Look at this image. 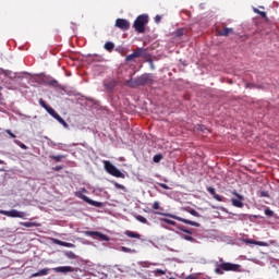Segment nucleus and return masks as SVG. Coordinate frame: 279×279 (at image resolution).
Masks as SVG:
<instances>
[{
    "instance_id": "obj_1",
    "label": "nucleus",
    "mask_w": 279,
    "mask_h": 279,
    "mask_svg": "<svg viewBox=\"0 0 279 279\" xmlns=\"http://www.w3.org/2000/svg\"><path fill=\"white\" fill-rule=\"evenodd\" d=\"M225 271H233L235 274H239L241 272V265L225 262L223 258H220L219 262L215 263L214 272L216 274V276H223Z\"/></svg>"
},
{
    "instance_id": "obj_2",
    "label": "nucleus",
    "mask_w": 279,
    "mask_h": 279,
    "mask_svg": "<svg viewBox=\"0 0 279 279\" xmlns=\"http://www.w3.org/2000/svg\"><path fill=\"white\" fill-rule=\"evenodd\" d=\"M128 84L131 88H136V86H151L154 84V74L144 73L134 80L131 78L128 81Z\"/></svg>"
},
{
    "instance_id": "obj_3",
    "label": "nucleus",
    "mask_w": 279,
    "mask_h": 279,
    "mask_svg": "<svg viewBox=\"0 0 279 279\" xmlns=\"http://www.w3.org/2000/svg\"><path fill=\"white\" fill-rule=\"evenodd\" d=\"M147 23H149V15L142 14L135 19V21L133 23V27H134L135 32H137V34H145V27H146Z\"/></svg>"
},
{
    "instance_id": "obj_4",
    "label": "nucleus",
    "mask_w": 279,
    "mask_h": 279,
    "mask_svg": "<svg viewBox=\"0 0 279 279\" xmlns=\"http://www.w3.org/2000/svg\"><path fill=\"white\" fill-rule=\"evenodd\" d=\"M105 171L109 173V175H113V178H125V174L118 169L117 166L112 165L109 160L104 161Z\"/></svg>"
},
{
    "instance_id": "obj_5",
    "label": "nucleus",
    "mask_w": 279,
    "mask_h": 279,
    "mask_svg": "<svg viewBox=\"0 0 279 279\" xmlns=\"http://www.w3.org/2000/svg\"><path fill=\"white\" fill-rule=\"evenodd\" d=\"M155 215H161L162 217H171V219H175L177 221H181V223H186L187 226H194V228H199V222H195L192 220H189L186 218H182L180 216L171 215V214H165L160 211H155Z\"/></svg>"
},
{
    "instance_id": "obj_6",
    "label": "nucleus",
    "mask_w": 279,
    "mask_h": 279,
    "mask_svg": "<svg viewBox=\"0 0 279 279\" xmlns=\"http://www.w3.org/2000/svg\"><path fill=\"white\" fill-rule=\"evenodd\" d=\"M0 215H4L5 217H12L17 219H25V217L27 216L25 211H19L16 209H11L9 211L0 209Z\"/></svg>"
},
{
    "instance_id": "obj_7",
    "label": "nucleus",
    "mask_w": 279,
    "mask_h": 279,
    "mask_svg": "<svg viewBox=\"0 0 279 279\" xmlns=\"http://www.w3.org/2000/svg\"><path fill=\"white\" fill-rule=\"evenodd\" d=\"M232 195L236 197V198H231L232 206H234L235 208H243L244 206L243 202H245V197L239 194L236 191H233Z\"/></svg>"
},
{
    "instance_id": "obj_8",
    "label": "nucleus",
    "mask_w": 279,
    "mask_h": 279,
    "mask_svg": "<svg viewBox=\"0 0 279 279\" xmlns=\"http://www.w3.org/2000/svg\"><path fill=\"white\" fill-rule=\"evenodd\" d=\"M85 236H92V239H98L99 241H110V236L99 231H84Z\"/></svg>"
},
{
    "instance_id": "obj_9",
    "label": "nucleus",
    "mask_w": 279,
    "mask_h": 279,
    "mask_svg": "<svg viewBox=\"0 0 279 279\" xmlns=\"http://www.w3.org/2000/svg\"><path fill=\"white\" fill-rule=\"evenodd\" d=\"M216 32L218 36H232L234 34V28L227 27L226 24H222V26H217Z\"/></svg>"
},
{
    "instance_id": "obj_10",
    "label": "nucleus",
    "mask_w": 279,
    "mask_h": 279,
    "mask_svg": "<svg viewBox=\"0 0 279 279\" xmlns=\"http://www.w3.org/2000/svg\"><path fill=\"white\" fill-rule=\"evenodd\" d=\"M76 197L83 199V202H86V204H89L90 206H96L97 208L101 206V203L88 198V196L84 195L82 192H76Z\"/></svg>"
},
{
    "instance_id": "obj_11",
    "label": "nucleus",
    "mask_w": 279,
    "mask_h": 279,
    "mask_svg": "<svg viewBox=\"0 0 279 279\" xmlns=\"http://www.w3.org/2000/svg\"><path fill=\"white\" fill-rule=\"evenodd\" d=\"M116 26L122 32H128L130 29V22L125 19H117Z\"/></svg>"
},
{
    "instance_id": "obj_12",
    "label": "nucleus",
    "mask_w": 279,
    "mask_h": 279,
    "mask_svg": "<svg viewBox=\"0 0 279 279\" xmlns=\"http://www.w3.org/2000/svg\"><path fill=\"white\" fill-rule=\"evenodd\" d=\"M144 49L143 48H136L133 53L126 56L125 61L132 62V60H135V58H141L143 56Z\"/></svg>"
},
{
    "instance_id": "obj_13",
    "label": "nucleus",
    "mask_w": 279,
    "mask_h": 279,
    "mask_svg": "<svg viewBox=\"0 0 279 279\" xmlns=\"http://www.w3.org/2000/svg\"><path fill=\"white\" fill-rule=\"evenodd\" d=\"M53 271H56L57 274H69V272L77 271V269L71 266H59L57 268H53Z\"/></svg>"
},
{
    "instance_id": "obj_14",
    "label": "nucleus",
    "mask_w": 279,
    "mask_h": 279,
    "mask_svg": "<svg viewBox=\"0 0 279 279\" xmlns=\"http://www.w3.org/2000/svg\"><path fill=\"white\" fill-rule=\"evenodd\" d=\"M208 193H210V195H213L214 199H216V202H223V197L219 194H217V192L215 191V187L209 186L207 187Z\"/></svg>"
},
{
    "instance_id": "obj_15",
    "label": "nucleus",
    "mask_w": 279,
    "mask_h": 279,
    "mask_svg": "<svg viewBox=\"0 0 279 279\" xmlns=\"http://www.w3.org/2000/svg\"><path fill=\"white\" fill-rule=\"evenodd\" d=\"M104 86L105 88H107V90H113V88H117V81L114 80L105 81Z\"/></svg>"
},
{
    "instance_id": "obj_16",
    "label": "nucleus",
    "mask_w": 279,
    "mask_h": 279,
    "mask_svg": "<svg viewBox=\"0 0 279 279\" xmlns=\"http://www.w3.org/2000/svg\"><path fill=\"white\" fill-rule=\"evenodd\" d=\"M49 275V268H44L31 276V278H38L40 276H48Z\"/></svg>"
},
{
    "instance_id": "obj_17",
    "label": "nucleus",
    "mask_w": 279,
    "mask_h": 279,
    "mask_svg": "<svg viewBox=\"0 0 279 279\" xmlns=\"http://www.w3.org/2000/svg\"><path fill=\"white\" fill-rule=\"evenodd\" d=\"M125 236H129L130 239H141V234L131 230H126L124 232Z\"/></svg>"
},
{
    "instance_id": "obj_18",
    "label": "nucleus",
    "mask_w": 279,
    "mask_h": 279,
    "mask_svg": "<svg viewBox=\"0 0 279 279\" xmlns=\"http://www.w3.org/2000/svg\"><path fill=\"white\" fill-rule=\"evenodd\" d=\"M245 243H250L251 245H260L262 247L267 246V243L260 242V241H255V240H245Z\"/></svg>"
},
{
    "instance_id": "obj_19",
    "label": "nucleus",
    "mask_w": 279,
    "mask_h": 279,
    "mask_svg": "<svg viewBox=\"0 0 279 279\" xmlns=\"http://www.w3.org/2000/svg\"><path fill=\"white\" fill-rule=\"evenodd\" d=\"M51 160H56V162H61L62 159L66 158V155H51Z\"/></svg>"
},
{
    "instance_id": "obj_20",
    "label": "nucleus",
    "mask_w": 279,
    "mask_h": 279,
    "mask_svg": "<svg viewBox=\"0 0 279 279\" xmlns=\"http://www.w3.org/2000/svg\"><path fill=\"white\" fill-rule=\"evenodd\" d=\"M105 49H106V51H113V50H114V43H112V41H107V43L105 44Z\"/></svg>"
},
{
    "instance_id": "obj_21",
    "label": "nucleus",
    "mask_w": 279,
    "mask_h": 279,
    "mask_svg": "<svg viewBox=\"0 0 279 279\" xmlns=\"http://www.w3.org/2000/svg\"><path fill=\"white\" fill-rule=\"evenodd\" d=\"M135 219H136V221H140V223L149 225V222L147 221V218H145L141 215L135 216Z\"/></svg>"
},
{
    "instance_id": "obj_22",
    "label": "nucleus",
    "mask_w": 279,
    "mask_h": 279,
    "mask_svg": "<svg viewBox=\"0 0 279 279\" xmlns=\"http://www.w3.org/2000/svg\"><path fill=\"white\" fill-rule=\"evenodd\" d=\"M46 112H48L50 117H53V119H56V116L58 114V112H56V110L49 106L47 107Z\"/></svg>"
},
{
    "instance_id": "obj_23",
    "label": "nucleus",
    "mask_w": 279,
    "mask_h": 279,
    "mask_svg": "<svg viewBox=\"0 0 279 279\" xmlns=\"http://www.w3.org/2000/svg\"><path fill=\"white\" fill-rule=\"evenodd\" d=\"M253 11L255 12V14H259V16H262V19H267V13L265 11H260L256 8H254Z\"/></svg>"
},
{
    "instance_id": "obj_24",
    "label": "nucleus",
    "mask_w": 279,
    "mask_h": 279,
    "mask_svg": "<svg viewBox=\"0 0 279 279\" xmlns=\"http://www.w3.org/2000/svg\"><path fill=\"white\" fill-rule=\"evenodd\" d=\"M21 226H23L24 228H36V226H38V223H36V222H21Z\"/></svg>"
},
{
    "instance_id": "obj_25",
    "label": "nucleus",
    "mask_w": 279,
    "mask_h": 279,
    "mask_svg": "<svg viewBox=\"0 0 279 279\" xmlns=\"http://www.w3.org/2000/svg\"><path fill=\"white\" fill-rule=\"evenodd\" d=\"M58 245H63L64 247H75L74 244L69 243V242H62L60 240L57 241Z\"/></svg>"
},
{
    "instance_id": "obj_26",
    "label": "nucleus",
    "mask_w": 279,
    "mask_h": 279,
    "mask_svg": "<svg viewBox=\"0 0 279 279\" xmlns=\"http://www.w3.org/2000/svg\"><path fill=\"white\" fill-rule=\"evenodd\" d=\"M121 252H125L126 254H134L136 251L126 246H121Z\"/></svg>"
},
{
    "instance_id": "obj_27",
    "label": "nucleus",
    "mask_w": 279,
    "mask_h": 279,
    "mask_svg": "<svg viewBox=\"0 0 279 279\" xmlns=\"http://www.w3.org/2000/svg\"><path fill=\"white\" fill-rule=\"evenodd\" d=\"M184 34V28H178L174 32V36H177L178 38H182V35Z\"/></svg>"
},
{
    "instance_id": "obj_28",
    "label": "nucleus",
    "mask_w": 279,
    "mask_h": 279,
    "mask_svg": "<svg viewBox=\"0 0 279 279\" xmlns=\"http://www.w3.org/2000/svg\"><path fill=\"white\" fill-rule=\"evenodd\" d=\"M65 256H66L68 258H71V259L77 258V255H75V253H73V251L68 252V253L65 254Z\"/></svg>"
},
{
    "instance_id": "obj_29",
    "label": "nucleus",
    "mask_w": 279,
    "mask_h": 279,
    "mask_svg": "<svg viewBox=\"0 0 279 279\" xmlns=\"http://www.w3.org/2000/svg\"><path fill=\"white\" fill-rule=\"evenodd\" d=\"M39 105L41 106V108H44L45 110H47L48 109V104L43 99V98H40L39 99Z\"/></svg>"
},
{
    "instance_id": "obj_30",
    "label": "nucleus",
    "mask_w": 279,
    "mask_h": 279,
    "mask_svg": "<svg viewBox=\"0 0 279 279\" xmlns=\"http://www.w3.org/2000/svg\"><path fill=\"white\" fill-rule=\"evenodd\" d=\"M161 221H163L165 223H168V226H175V221L167 218H162Z\"/></svg>"
},
{
    "instance_id": "obj_31",
    "label": "nucleus",
    "mask_w": 279,
    "mask_h": 279,
    "mask_svg": "<svg viewBox=\"0 0 279 279\" xmlns=\"http://www.w3.org/2000/svg\"><path fill=\"white\" fill-rule=\"evenodd\" d=\"M264 213L265 215H267V217H274V210H271L270 208H266Z\"/></svg>"
},
{
    "instance_id": "obj_32",
    "label": "nucleus",
    "mask_w": 279,
    "mask_h": 279,
    "mask_svg": "<svg viewBox=\"0 0 279 279\" xmlns=\"http://www.w3.org/2000/svg\"><path fill=\"white\" fill-rule=\"evenodd\" d=\"M153 160H154V162H160V160H162V155H160V154L155 155Z\"/></svg>"
},
{
    "instance_id": "obj_33",
    "label": "nucleus",
    "mask_w": 279,
    "mask_h": 279,
    "mask_svg": "<svg viewBox=\"0 0 279 279\" xmlns=\"http://www.w3.org/2000/svg\"><path fill=\"white\" fill-rule=\"evenodd\" d=\"M182 239H184L185 241H190L191 243H193L195 241V238H193L191 235H182Z\"/></svg>"
},
{
    "instance_id": "obj_34",
    "label": "nucleus",
    "mask_w": 279,
    "mask_h": 279,
    "mask_svg": "<svg viewBox=\"0 0 279 279\" xmlns=\"http://www.w3.org/2000/svg\"><path fill=\"white\" fill-rule=\"evenodd\" d=\"M153 209L154 210H160V203L158 201L154 202Z\"/></svg>"
},
{
    "instance_id": "obj_35",
    "label": "nucleus",
    "mask_w": 279,
    "mask_h": 279,
    "mask_svg": "<svg viewBox=\"0 0 279 279\" xmlns=\"http://www.w3.org/2000/svg\"><path fill=\"white\" fill-rule=\"evenodd\" d=\"M189 213H190V215H192L193 217H202V215H199V213H197V210H195V209H191Z\"/></svg>"
},
{
    "instance_id": "obj_36",
    "label": "nucleus",
    "mask_w": 279,
    "mask_h": 279,
    "mask_svg": "<svg viewBox=\"0 0 279 279\" xmlns=\"http://www.w3.org/2000/svg\"><path fill=\"white\" fill-rule=\"evenodd\" d=\"M165 274H166V272H165V270H162V269H156V270H155V275H156V276H165Z\"/></svg>"
},
{
    "instance_id": "obj_37",
    "label": "nucleus",
    "mask_w": 279,
    "mask_h": 279,
    "mask_svg": "<svg viewBox=\"0 0 279 279\" xmlns=\"http://www.w3.org/2000/svg\"><path fill=\"white\" fill-rule=\"evenodd\" d=\"M158 186H160L161 189H165L166 191H169V185L165 184V183H157Z\"/></svg>"
},
{
    "instance_id": "obj_38",
    "label": "nucleus",
    "mask_w": 279,
    "mask_h": 279,
    "mask_svg": "<svg viewBox=\"0 0 279 279\" xmlns=\"http://www.w3.org/2000/svg\"><path fill=\"white\" fill-rule=\"evenodd\" d=\"M58 122H60L61 124L64 123V119H62V117H60V114H57L54 118Z\"/></svg>"
},
{
    "instance_id": "obj_39",
    "label": "nucleus",
    "mask_w": 279,
    "mask_h": 279,
    "mask_svg": "<svg viewBox=\"0 0 279 279\" xmlns=\"http://www.w3.org/2000/svg\"><path fill=\"white\" fill-rule=\"evenodd\" d=\"M5 132H7V134H9V136H11V138H16V135L14 133H12L11 130H7Z\"/></svg>"
},
{
    "instance_id": "obj_40",
    "label": "nucleus",
    "mask_w": 279,
    "mask_h": 279,
    "mask_svg": "<svg viewBox=\"0 0 279 279\" xmlns=\"http://www.w3.org/2000/svg\"><path fill=\"white\" fill-rule=\"evenodd\" d=\"M62 169H64V166H57L52 168L53 171H62Z\"/></svg>"
},
{
    "instance_id": "obj_41",
    "label": "nucleus",
    "mask_w": 279,
    "mask_h": 279,
    "mask_svg": "<svg viewBox=\"0 0 279 279\" xmlns=\"http://www.w3.org/2000/svg\"><path fill=\"white\" fill-rule=\"evenodd\" d=\"M260 197H269V192L267 191L260 192Z\"/></svg>"
},
{
    "instance_id": "obj_42",
    "label": "nucleus",
    "mask_w": 279,
    "mask_h": 279,
    "mask_svg": "<svg viewBox=\"0 0 279 279\" xmlns=\"http://www.w3.org/2000/svg\"><path fill=\"white\" fill-rule=\"evenodd\" d=\"M160 21H162V16L156 15L155 16V23H160Z\"/></svg>"
},
{
    "instance_id": "obj_43",
    "label": "nucleus",
    "mask_w": 279,
    "mask_h": 279,
    "mask_svg": "<svg viewBox=\"0 0 279 279\" xmlns=\"http://www.w3.org/2000/svg\"><path fill=\"white\" fill-rule=\"evenodd\" d=\"M49 84H50V86H58V81L51 80V81L49 82Z\"/></svg>"
},
{
    "instance_id": "obj_44",
    "label": "nucleus",
    "mask_w": 279,
    "mask_h": 279,
    "mask_svg": "<svg viewBox=\"0 0 279 279\" xmlns=\"http://www.w3.org/2000/svg\"><path fill=\"white\" fill-rule=\"evenodd\" d=\"M184 279H197V277H195L194 275H190V276L185 277Z\"/></svg>"
},
{
    "instance_id": "obj_45",
    "label": "nucleus",
    "mask_w": 279,
    "mask_h": 279,
    "mask_svg": "<svg viewBox=\"0 0 279 279\" xmlns=\"http://www.w3.org/2000/svg\"><path fill=\"white\" fill-rule=\"evenodd\" d=\"M61 125H63V128H69V123H66V121L63 120V122H61Z\"/></svg>"
},
{
    "instance_id": "obj_46",
    "label": "nucleus",
    "mask_w": 279,
    "mask_h": 279,
    "mask_svg": "<svg viewBox=\"0 0 279 279\" xmlns=\"http://www.w3.org/2000/svg\"><path fill=\"white\" fill-rule=\"evenodd\" d=\"M21 148H22V149H27V146H26L25 144H22V145H21Z\"/></svg>"
},
{
    "instance_id": "obj_47",
    "label": "nucleus",
    "mask_w": 279,
    "mask_h": 279,
    "mask_svg": "<svg viewBox=\"0 0 279 279\" xmlns=\"http://www.w3.org/2000/svg\"><path fill=\"white\" fill-rule=\"evenodd\" d=\"M185 234H193V231L187 229V231H185Z\"/></svg>"
},
{
    "instance_id": "obj_48",
    "label": "nucleus",
    "mask_w": 279,
    "mask_h": 279,
    "mask_svg": "<svg viewBox=\"0 0 279 279\" xmlns=\"http://www.w3.org/2000/svg\"><path fill=\"white\" fill-rule=\"evenodd\" d=\"M186 231H187V229L181 228V232H186Z\"/></svg>"
},
{
    "instance_id": "obj_49",
    "label": "nucleus",
    "mask_w": 279,
    "mask_h": 279,
    "mask_svg": "<svg viewBox=\"0 0 279 279\" xmlns=\"http://www.w3.org/2000/svg\"><path fill=\"white\" fill-rule=\"evenodd\" d=\"M117 186H118V189H123V185H119V184H117Z\"/></svg>"
},
{
    "instance_id": "obj_50",
    "label": "nucleus",
    "mask_w": 279,
    "mask_h": 279,
    "mask_svg": "<svg viewBox=\"0 0 279 279\" xmlns=\"http://www.w3.org/2000/svg\"><path fill=\"white\" fill-rule=\"evenodd\" d=\"M82 192H83V193H86V189H83Z\"/></svg>"
},
{
    "instance_id": "obj_51",
    "label": "nucleus",
    "mask_w": 279,
    "mask_h": 279,
    "mask_svg": "<svg viewBox=\"0 0 279 279\" xmlns=\"http://www.w3.org/2000/svg\"><path fill=\"white\" fill-rule=\"evenodd\" d=\"M0 165H3V160L0 159Z\"/></svg>"
}]
</instances>
